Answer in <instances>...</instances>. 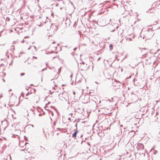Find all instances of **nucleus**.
<instances>
[{
    "instance_id": "nucleus-10",
    "label": "nucleus",
    "mask_w": 160,
    "mask_h": 160,
    "mask_svg": "<svg viewBox=\"0 0 160 160\" xmlns=\"http://www.w3.org/2000/svg\"><path fill=\"white\" fill-rule=\"evenodd\" d=\"M32 58H33L32 59V60H33L34 58H35L36 59H37L38 58L37 57H35V56H33L32 57Z\"/></svg>"
},
{
    "instance_id": "nucleus-20",
    "label": "nucleus",
    "mask_w": 160,
    "mask_h": 160,
    "mask_svg": "<svg viewBox=\"0 0 160 160\" xmlns=\"http://www.w3.org/2000/svg\"><path fill=\"white\" fill-rule=\"evenodd\" d=\"M2 97V95L1 94L0 96V98H1V97Z\"/></svg>"
},
{
    "instance_id": "nucleus-12",
    "label": "nucleus",
    "mask_w": 160,
    "mask_h": 160,
    "mask_svg": "<svg viewBox=\"0 0 160 160\" xmlns=\"http://www.w3.org/2000/svg\"><path fill=\"white\" fill-rule=\"evenodd\" d=\"M50 112H49V113H51L52 114V116L53 115V113L52 112V111H50Z\"/></svg>"
},
{
    "instance_id": "nucleus-27",
    "label": "nucleus",
    "mask_w": 160,
    "mask_h": 160,
    "mask_svg": "<svg viewBox=\"0 0 160 160\" xmlns=\"http://www.w3.org/2000/svg\"><path fill=\"white\" fill-rule=\"evenodd\" d=\"M108 100L110 101V102H112V101H111V100L110 99L109 100Z\"/></svg>"
},
{
    "instance_id": "nucleus-30",
    "label": "nucleus",
    "mask_w": 160,
    "mask_h": 160,
    "mask_svg": "<svg viewBox=\"0 0 160 160\" xmlns=\"http://www.w3.org/2000/svg\"><path fill=\"white\" fill-rule=\"evenodd\" d=\"M23 53V52H20V53H21H21Z\"/></svg>"
},
{
    "instance_id": "nucleus-29",
    "label": "nucleus",
    "mask_w": 160,
    "mask_h": 160,
    "mask_svg": "<svg viewBox=\"0 0 160 160\" xmlns=\"http://www.w3.org/2000/svg\"><path fill=\"white\" fill-rule=\"evenodd\" d=\"M45 110H49V109H45Z\"/></svg>"
},
{
    "instance_id": "nucleus-34",
    "label": "nucleus",
    "mask_w": 160,
    "mask_h": 160,
    "mask_svg": "<svg viewBox=\"0 0 160 160\" xmlns=\"http://www.w3.org/2000/svg\"><path fill=\"white\" fill-rule=\"evenodd\" d=\"M55 43V42H53V43Z\"/></svg>"
},
{
    "instance_id": "nucleus-8",
    "label": "nucleus",
    "mask_w": 160,
    "mask_h": 160,
    "mask_svg": "<svg viewBox=\"0 0 160 160\" xmlns=\"http://www.w3.org/2000/svg\"><path fill=\"white\" fill-rule=\"evenodd\" d=\"M6 20L7 21H9L10 20L9 18L8 17H7L6 18Z\"/></svg>"
},
{
    "instance_id": "nucleus-19",
    "label": "nucleus",
    "mask_w": 160,
    "mask_h": 160,
    "mask_svg": "<svg viewBox=\"0 0 160 160\" xmlns=\"http://www.w3.org/2000/svg\"><path fill=\"white\" fill-rule=\"evenodd\" d=\"M33 47H34V48L35 49H36V47L34 46H33Z\"/></svg>"
},
{
    "instance_id": "nucleus-22",
    "label": "nucleus",
    "mask_w": 160,
    "mask_h": 160,
    "mask_svg": "<svg viewBox=\"0 0 160 160\" xmlns=\"http://www.w3.org/2000/svg\"><path fill=\"white\" fill-rule=\"evenodd\" d=\"M75 92H73V94L75 95Z\"/></svg>"
},
{
    "instance_id": "nucleus-21",
    "label": "nucleus",
    "mask_w": 160,
    "mask_h": 160,
    "mask_svg": "<svg viewBox=\"0 0 160 160\" xmlns=\"http://www.w3.org/2000/svg\"><path fill=\"white\" fill-rule=\"evenodd\" d=\"M132 39L131 38H129V40H131Z\"/></svg>"
},
{
    "instance_id": "nucleus-28",
    "label": "nucleus",
    "mask_w": 160,
    "mask_h": 160,
    "mask_svg": "<svg viewBox=\"0 0 160 160\" xmlns=\"http://www.w3.org/2000/svg\"><path fill=\"white\" fill-rule=\"evenodd\" d=\"M24 150V149H22V150H21V151H23Z\"/></svg>"
},
{
    "instance_id": "nucleus-23",
    "label": "nucleus",
    "mask_w": 160,
    "mask_h": 160,
    "mask_svg": "<svg viewBox=\"0 0 160 160\" xmlns=\"http://www.w3.org/2000/svg\"><path fill=\"white\" fill-rule=\"evenodd\" d=\"M30 48H31V47H29V48L28 49V50H30Z\"/></svg>"
},
{
    "instance_id": "nucleus-36",
    "label": "nucleus",
    "mask_w": 160,
    "mask_h": 160,
    "mask_svg": "<svg viewBox=\"0 0 160 160\" xmlns=\"http://www.w3.org/2000/svg\"><path fill=\"white\" fill-rule=\"evenodd\" d=\"M33 67H36V66H33Z\"/></svg>"
},
{
    "instance_id": "nucleus-32",
    "label": "nucleus",
    "mask_w": 160,
    "mask_h": 160,
    "mask_svg": "<svg viewBox=\"0 0 160 160\" xmlns=\"http://www.w3.org/2000/svg\"><path fill=\"white\" fill-rule=\"evenodd\" d=\"M113 99V98H111V100H112V99Z\"/></svg>"
},
{
    "instance_id": "nucleus-14",
    "label": "nucleus",
    "mask_w": 160,
    "mask_h": 160,
    "mask_svg": "<svg viewBox=\"0 0 160 160\" xmlns=\"http://www.w3.org/2000/svg\"><path fill=\"white\" fill-rule=\"evenodd\" d=\"M25 74V73H21V75L22 76H23Z\"/></svg>"
},
{
    "instance_id": "nucleus-5",
    "label": "nucleus",
    "mask_w": 160,
    "mask_h": 160,
    "mask_svg": "<svg viewBox=\"0 0 160 160\" xmlns=\"http://www.w3.org/2000/svg\"><path fill=\"white\" fill-rule=\"evenodd\" d=\"M78 132V131H76L72 134V137L73 138H75L76 137V135Z\"/></svg>"
},
{
    "instance_id": "nucleus-4",
    "label": "nucleus",
    "mask_w": 160,
    "mask_h": 160,
    "mask_svg": "<svg viewBox=\"0 0 160 160\" xmlns=\"http://www.w3.org/2000/svg\"><path fill=\"white\" fill-rule=\"evenodd\" d=\"M51 28H52V29L53 28L54 30H55V31H57L58 30L57 27L56 26V25H55L54 24H52Z\"/></svg>"
},
{
    "instance_id": "nucleus-2",
    "label": "nucleus",
    "mask_w": 160,
    "mask_h": 160,
    "mask_svg": "<svg viewBox=\"0 0 160 160\" xmlns=\"http://www.w3.org/2000/svg\"><path fill=\"white\" fill-rule=\"evenodd\" d=\"M36 111V112H34V113H39V114H38V115L39 116H42V114H43V115H44L45 114V112H44L43 111H40L41 112H40L39 111Z\"/></svg>"
},
{
    "instance_id": "nucleus-18",
    "label": "nucleus",
    "mask_w": 160,
    "mask_h": 160,
    "mask_svg": "<svg viewBox=\"0 0 160 160\" xmlns=\"http://www.w3.org/2000/svg\"><path fill=\"white\" fill-rule=\"evenodd\" d=\"M76 49H77V48H74V49H73L74 51H75L76 50Z\"/></svg>"
},
{
    "instance_id": "nucleus-15",
    "label": "nucleus",
    "mask_w": 160,
    "mask_h": 160,
    "mask_svg": "<svg viewBox=\"0 0 160 160\" xmlns=\"http://www.w3.org/2000/svg\"><path fill=\"white\" fill-rule=\"evenodd\" d=\"M30 94V93L28 92L27 94H26V96H28L29 94Z\"/></svg>"
},
{
    "instance_id": "nucleus-7",
    "label": "nucleus",
    "mask_w": 160,
    "mask_h": 160,
    "mask_svg": "<svg viewBox=\"0 0 160 160\" xmlns=\"http://www.w3.org/2000/svg\"><path fill=\"white\" fill-rule=\"evenodd\" d=\"M157 151L156 150H154L153 152V153L154 154H156L157 153Z\"/></svg>"
},
{
    "instance_id": "nucleus-3",
    "label": "nucleus",
    "mask_w": 160,
    "mask_h": 160,
    "mask_svg": "<svg viewBox=\"0 0 160 160\" xmlns=\"http://www.w3.org/2000/svg\"><path fill=\"white\" fill-rule=\"evenodd\" d=\"M63 95V93H60L58 95V96H59V99L60 100H63L64 99H65V98H63L62 97V95Z\"/></svg>"
},
{
    "instance_id": "nucleus-11",
    "label": "nucleus",
    "mask_w": 160,
    "mask_h": 160,
    "mask_svg": "<svg viewBox=\"0 0 160 160\" xmlns=\"http://www.w3.org/2000/svg\"><path fill=\"white\" fill-rule=\"evenodd\" d=\"M46 69H47V68H44V69H42V70L41 71H42V72H43V71H44L45 70H46Z\"/></svg>"
},
{
    "instance_id": "nucleus-9",
    "label": "nucleus",
    "mask_w": 160,
    "mask_h": 160,
    "mask_svg": "<svg viewBox=\"0 0 160 160\" xmlns=\"http://www.w3.org/2000/svg\"><path fill=\"white\" fill-rule=\"evenodd\" d=\"M109 47L110 48V50H111L112 48V46L111 44H110L109 46Z\"/></svg>"
},
{
    "instance_id": "nucleus-16",
    "label": "nucleus",
    "mask_w": 160,
    "mask_h": 160,
    "mask_svg": "<svg viewBox=\"0 0 160 160\" xmlns=\"http://www.w3.org/2000/svg\"><path fill=\"white\" fill-rule=\"evenodd\" d=\"M57 129H58V130H61V129L60 128H57Z\"/></svg>"
},
{
    "instance_id": "nucleus-37",
    "label": "nucleus",
    "mask_w": 160,
    "mask_h": 160,
    "mask_svg": "<svg viewBox=\"0 0 160 160\" xmlns=\"http://www.w3.org/2000/svg\"><path fill=\"white\" fill-rule=\"evenodd\" d=\"M118 82V83H119V82Z\"/></svg>"
},
{
    "instance_id": "nucleus-35",
    "label": "nucleus",
    "mask_w": 160,
    "mask_h": 160,
    "mask_svg": "<svg viewBox=\"0 0 160 160\" xmlns=\"http://www.w3.org/2000/svg\"><path fill=\"white\" fill-rule=\"evenodd\" d=\"M100 58H99L98 59V60H100Z\"/></svg>"
},
{
    "instance_id": "nucleus-26",
    "label": "nucleus",
    "mask_w": 160,
    "mask_h": 160,
    "mask_svg": "<svg viewBox=\"0 0 160 160\" xmlns=\"http://www.w3.org/2000/svg\"><path fill=\"white\" fill-rule=\"evenodd\" d=\"M31 125L32 127H33V125Z\"/></svg>"
},
{
    "instance_id": "nucleus-25",
    "label": "nucleus",
    "mask_w": 160,
    "mask_h": 160,
    "mask_svg": "<svg viewBox=\"0 0 160 160\" xmlns=\"http://www.w3.org/2000/svg\"><path fill=\"white\" fill-rule=\"evenodd\" d=\"M72 77V75H71V76H70V78H71Z\"/></svg>"
},
{
    "instance_id": "nucleus-6",
    "label": "nucleus",
    "mask_w": 160,
    "mask_h": 160,
    "mask_svg": "<svg viewBox=\"0 0 160 160\" xmlns=\"http://www.w3.org/2000/svg\"><path fill=\"white\" fill-rule=\"evenodd\" d=\"M112 81H113V80H112ZM113 81H114V82L113 83H112V85L113 86H115L116 85H117V82H116V80L115 79H114L113 80Z\"/></svg>"
},
{
    "instance_id": "nucleus-33",
    "label": "nucleus",
    "mask_w": 160,
    "mask_h": 160,
    "mask_svg": "<svg viewBox=\"0 0 160 160\" xmlns=\"http://www.w3.org/2000/svg\"><path fill=\"white\" fill-rule=\"evenodd\" d=\"M75 127H77V124H76V125H75Z\"/></svg>"
},
{
    "instance_id": "nucleus-1",
    "label": "nucleus",
    "mask_w": 160,
    "mask_h": 160,
    "mask_svg": "<svg viewBox=\"0 0 160 160\" xmlns=\"http://www.w3.org/2000/svg\"><path fill=\"white\" fill-rule=\"evenodd\" d=\"M137 147L138 150H142L144 149V146L141 143H138L137 145Z\"/></svg>"
},
{
    "instance_id": "nucleus-24",
    "label": "nucleus",
    "mask_w": 160,
    "mask_h": 160,
    "mask_svg": "<svg viewBox=\"0 0 160 160\" xmlns=\"http://www.w3.org/2000/svg\"><path fill=\"white\" fill-rule=\"evenodd\" d=\"M142 50H146V49H145V48H142Z\"/></svg>"
},
{
    "instance_id": "nucleus-13",
    "label": "nucleus",
    "mask_w": 160,
    "mask_h": 160,
    "mask_svg": "<svg viewBox=\"0 0 160 160\" xmlns=\"http://www.w3.org/2000/svg\"><path fill=\"white\" fill-rule=\"evenodd\" d=\"M61 67L59 69H58V73H59L60 72V70H61Z\"/></svg>"
},
{
    "instance_id": "nucleus-17",
    "label": "nucleus",
    "mask_w": 160,
    "mask_h": 160,
    "mask_svg": "<svg viewBox=\"0 0 160 160\" xmlns=\"http://www.w3.org/2000/svg\"><path fill=\"white\" fill-rule=\"evenodd\" d=\"M39 108H40L39 107H37V109H39Z\"/></svg>"
},
{
    "instance_id": "nucleus-31",
    "label": "nucleus",
    "mask_w": 160,
    "mask_h": 160,
    "mask_svg": "<svg viewBox=\"0 0 160 160\" xmlns=\"http://www.w3.org/2000/svg\"><path fill=\"white\" fill-rule=\"evenodd\" d=\"M12 91V89H10L9 90V91Z\"/></svg>"
}]
</instances>
